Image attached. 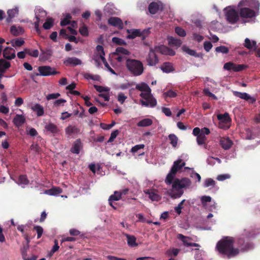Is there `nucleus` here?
Here are the masks:
<instances>
[{"instance_id":"obj_40","label":"nucleus","mask_w":260,"mask_h":260,"mask_svg":"<svg viewBox=\"0 0 260 260\" xmlns=\"http://www.w3.org/2000/svg\"><path fill=\"white\" fill-rule=\"evenodd\" d=\"M136 88L139 91L143 92L145 91H149L150 88L146 83L142 82L141 84H137Z\"/></svg>"},{"instance_id":"obj_22","label":"nucleus","mask_w":260,"mask_h":260,"mask_svg":"<svg viewBox=\"0 0 260 260\" xmlns=\"http://www.w3.org/2000/svg\"><path fill=\"white\" fill-rule=\"evenodd\" d=\"M25 121V118L24 116L19 114H17L13 120L14 125L17 127L21 126L24 123Z\"/></svg>"},{"instance_id":"obj_18","label":"nucleus","mask_w":260,"mask_h":260,"mask_svg":"<svg viewBox=\"0 0 260 260\" xmlns=\"http://www.w3.org/2000/svg\"><path fill=\"white\" fill-rule=\"evenodd\" d=\"M141 103L142 106L145 107H154L157 104L156 100L152 95L148 100L145 101L141 100Z\"/></svg>"},{"instance_id":"obj_24","label":"nucleus","mask_w":260,"mask_h":260,"mask_svg":"<svg viewBox=\"0 0 260 260\" xmlns=\"http://www.w3.org/2000/svg\"><path fill=\"white\" fill-rule=\"evenodd\" d=\"M125 236L127 239V244L129 247H134L138 246V244L136 243V238L134 236L127 234H125Z\"/></svg>"},{"instance_id":"obj_6","label":"nucleus","mask_w":260,"mask_h":260,"mask_svg":"<svg viewBox=\"0 0 260 260\" xmlns=\"http://www.w3.org/2000/svg\"><path fill=\"white\" fill-rule=\"evenodd\" d=\"M46 15V12L41 9H38L35 13L36 21L34 22L35 28L37 33L39 34L41 33L39 23L40 22H42L43 21V19H42V18H44Z\"/></svg>"},{"instance_id":"obj_15","label":"nucleus","mask_w":260,"mask_h":260,"mask_svg":"<svg viewBox=\"0 0 260 260\" xmlns=\"http://www.w3.org/2000/svg\"><path fill=\"white\" fill-rule=\"evenodd\" d=\"M3 56L8 60H11L16 57L15 50L11 47H7L3 50Z\"/></svg>"},{"instance_id":"obj_48","label":"nucleus","mask_w":260,"mask_h":260,"mask_svg":"<svg viewBox=\"0 0 260 260\" xmlns=\"http://www.w3.org/2000/svg\"><path fill=\"white\" fill-rule=\"evenodd\" d=\"M72 19V16L70 14H67L65 17L61 21L60 25L66 26L71 23L70 20Z\"/></svg>"},{"instance_id":"obj_57","label":"nucleus","mask_w":260,"mask_h":260,"mask_svg":"<svg viewBox=\"0 0 260 260\" xmlns=\"http://www.w3.org/2000/svg\"><path fill=\"white\" fill-rule=\"evenodd\" d=\"M151 90L150 88L149 91H143L141 93L140 96L143 99L148 100V98H149L150 96H151L152 95L151 93Z\"/></svg>"},{"instance_id":"obj_12","label":"nucleus","mask_w":260,"mask_h":260,"mask_svg":"<svg viewBox=\"0 0 260 260\" xmlns=\"http://www.w3.org/2000/svg\"><path fill=\"white\" fill-rule=\"evenodd\" d=\"M144 193L148 195L149 198L152 201L158 202L161 199V196L158 194V191L155 189H148L144 190Z\"/></svg>"},{"instance_id":"obj_11","label":"nucleus","mask_w":260,"mask_h":260,"mask_svg":"<svg viewBox=\"0 0 260 260\" xmlns=\"http://www.w3.org/2000/svg\"><path fill=\"white\" fill-rule=\"evenodd\" d=\"M239 15L242 18H252L255 17V12L251 9L244 7L240 9Z\"/></svg>"},{"instance_id":"obj_14","label":"nucleus","mask_w":260,"mask_h":260,"mask_svg":"<svg viewBox=\"0 0 260 260\" xmlns=\"http://www.w3.org/2000/svg\"><path fill=\"white\" fill-rule=\"evenodd\" d=\"M178 238L181 240L183 243V245L186 247L193 246V247H199V244L196 243H192L190 241L191 238L188 237H186L182 234H178L177 236Z\"/></svg>"},{"instance_id":"obj_41","label":"nucleus","mask_w":260,"mask_h":260,"mask_svg":"<svg viewBox=\"0 0 260 260\" xmlns=\"http://www.w3.org/2000/svg\"><path fill=\"white\" fill-rule=\"evenodd\" d=\"M54 19L52 18H48L46 22L43 24V27L45 29H49L53 25Z\"/></svg>"},{"instance_id":"obj_31","label":"nucleus","mask_w":260,"mask_h":260,"mask_svg":"<svg viewBox=\"0 0 260 260\" xmlns=\"http://www.w3.org/2000/svg\"><path fill=\"white\" fill-rule=\"evenodd\" d=\"M11 67L10 62L4 59H0V72L5 73L6 70Z\"/></svg>"},{"instance_id":"obj_32","label":"nucleus","mask_w":260,"mask_h":260,"mask_svg":"<svg viewBox=\"0 0 260 260\" xmlns=\"http://www.w3.org/2000/svg\"><path fill=\"white\" fill-rule=\"evenodd\" d=\"M153 121L150 118H144L137 123V125L138 127H147L152 124Z\"/></svg>"},{"instance_id":"obj_42","label":"nucleus","mask_w":260,"mask_h":260,"mask_svg":"<svg viewBox=\"0 0 260 260\" xmlns=\"http://www.w3.org/2000/svg\"><path fill=\"white\" fill-rule=\"evenodd\" d=\"M168 137L170 144L173 147H176L178 140L177 137L175 135L172 134H170Z\"/></svg>"},{"instance_id":"obj_17","label":"nucleus","mask_w":260,"mask_h":260,"mask_svg":"<svg viewBox=\"0 0 260 260\" xmlns=\"http://www.w3.org/2000/svg\"><path fill=\"white\" fill-rule=\"evenodd\" d=\"M82 148V144L80 139L76 140L73 143L71 151L74 154H78L80 149Z\"/></svg>"},{"instance_id":"obj_55","label":"nucleus","mask_w":260,"mask_h":260,"mask_svg":"<svg viewBox=\"0 0 260 260\" xmlns=\"http://www.w3.org/2000/svg\"><path fill=\"white\" fill-rule=\"evenodd\" d=\"M175 32L180 37H185L186 36V32L184 29L180 27H176L175 28Z\"/></svg>"},{"instance_id":"obj_19","label":"nucleus","mask_w":260,"mask_h":260,"mask_svg":"<svg viewBox=\"0 0 260 260\" xmlns=\"http://www.w3.org/2000/svg\"><path fill=\"white\" fill-rule=\"evenodd\" d=\"M185 165V162H182V159H178L174 162L173 165L171 169L172 172L177 173V171L181 170Z\"/></svg>"},{"instance_id":"obj_61","label":"nucleus","mask_w":260,"mask_h":260,"mask_svg":"<svg viewBox=\"0 0 260 260\" xmlns=\"http://www.w3.org/2000/svg\"><path fill=\"white\" fill-rule=\"evenodd\" d=\"M79 31L80 34L83 36L86 37L88 35V30L86 26L81 27Z\"/></svg>"},{"instance_id":"obj_63","label":"nucleus","mask_w":260,"mask_h":260,"mask_svg":"<svg viewBox=\"0 0 260 260\" xmlns=\"http://www.w3.org/2000/svg\"><path fill=\"white\" fill-rule=\"evenodd\" d=\"M231 178V175L229 174H221L219 175L217 178L216 179L220 181H224L225 179H230Z\"/></svg>"},{"instance_id":"obj_44","label":"nucleus","mask_w":260,"mask_h":260,"mask_svg":"<svg viewBox=\"0 0 260 260\" xmlns=\"http://www.w3.org/2000/svg\"><path fill=\"white\" fill-rule=\"evenodd\" d=\"M114 54L115 55H119V54H123V55H129L130 52L126 50V49L119 47H117L116 49V52L114 53Z\"/></svg>"},{"instance_id":"obj_7","label":"nucleus","mask_w":260,"mask_h":260,"mask_svg":"<svg viewBox=\"0 0 260 260\" xmlns=\"http://www.w3.org/2000/svg\"><path fill=\"white\" fill-rule=\"evenodd\" d=\"M149 33V29H144L143 31H141L140 29H136L133 30L131 34L127 35L126 38L129 39H133L137 37H140L142 38V40H144Z\"/></svg>"},{"instance_id":"obj_29","label":"nucleus","mask_w":260,"mask_h":260,"mask_svg":"<svg viewBox=\"0 0 260 260\" xmlns=\"http://www.w3.org/2000/svg\"><path fill=\"white\" fill-rule=\"evenodd\" d=\"M233 94L235 96L240 98L241 99H243L246 101H248L249 100H252V101H255L253 99L251 98L248 93L245 92L242 93L240 92L235 91H233Z\"/></svg>"},{"instance_id":"obj_47","label":"nucleus","mask_w":260,"mask_h":260,"mask_svg":"<svg viewBox=\"0 0 260 260\" xmlns=\"http://www.w3.org/2000/svg\"><path fill=\"white\" fill-rule=\"evenodd\" d=\"M155 51L159 52L162 54L167 55L169 50V48L165 46H156L154 48Z\"/></svg>"},{"instance_id":"obj_25","label":"nucleus","mask_w":260,"mask_h":260,"mask_svg":"<svg viewBox=\"0 0 260 260\" xmlns=\"http://www.w3.org/2000/svg\"><path fill=\"white\" fill-rule=\"evenodd\" d=\"M121 199V197L120 196V194L118 191H115L114 193L111 196H110L109 199V203L110 205L114 209H116V207L113 206L112 202V201H119Z\"/></svg>"},{"instance_id":"obj_2","label":"nucleus","mask_w":260,"mask_h":260,"mask_svg":"<svg viewBox=\"0 0 260 260\" xmlns=\"http://www.w3.org/2000/svg\"><path fill=\"white\" fill-rule=\"evenodd\" d=\"M176 174V173H172L170 170L165 180L167 184H172V189L168 191V194L173 199L180 198L184 193L182 189L189 187L191 184L188 178H176L174 180Z\"/></svg>"},{"instance_id":"obj_43","label":"nucleus","mask_w":260,"mask_h":260,"mask_svg":"<svg viewBox=\"0 0 260 260\" xmlns=\"http://www.w3.org/2000/svg\"><path fill=\"white\" fill-rule=\"evenodd\" d=\"M24 41L22 38L17 39L16 40H12L11 41V44L14 47H20L24 44Z\"/></svg>"},{"instance_id":"obj_3","label":"nucleus","mask_w":260,"mask_h":260,"mask_svg":"<svg viewBox=\"0 0 260 260\" xmlns=\"http://www.w3.org/2000/svg\"><path fill=\"white\" fill-rule=\"evenodd\" d=\"M125 65L129 72L135 76H140L144 72L143 64L140 60L128 58Z\"/></svg>"},{"instance_id":"obj_46","label":"nucleus","mask_w":260,"mask_h":260,"mask_svg":"<svg viewBox=\"0 0 260 260\" xmlns=\"http://www.w3.org/2000/svg\"><path fill=\"white\" fill-rule=\"evenodd\" d=\"M182 49L184 52H185L186 53L191 56H193L194 57H199V55H198L195 50L190 49L187 46H183L182 47Z\"/></svg>"},{"instance_id":"obj_5","label":"nucleus","mask_w":260,"mask_h":260,"mask_svg":"<svg viewBox=\"0 0 260 260\" xmlns=\"http://www.w3.org/2000/svg\"><path fill=\"white\" fill-rule=\"evenodd\" d=\"M217 118L218 120V127L223 130L229 129L232 124V119L228 113L224 114H218Z\"/></svg>"},{"instance_id":"obj_38","label":"nucleus","mask_w":260,"mask_h":260,"mask_svg":"<svg viewBox=\"0 0 260 260\" xmlns=\"http://www.w3.org/2000/svg\"><path fill=\"white\" fill-rule=\"evenodd\" d=\"M177 93L176 91H174L172 89H169L163 93V97L165 100H166L168 98H175L177 96Z\"/></svg>"},{"instance_id":"obj_62","label":"nucleus","mask_w":260,"mask_h":260,"mask_svg":"<svg viewBox=\"0 0 260 260\" xmlns=\"http://www.w3.org/2000/svg\"><path fill=\"white\" fill-rule=\"evenodd\" d=\"M119 133V132L117 129L113 131L111 134L110 137L109 139L108 142H112L114 141V140L116 138Z\"/></svg>"},{"instance_id":"obj_56","label":"nucleus","mask_w":260,"mask_h":260,"mask_svg":"<svg viewBox=\"0 0 260 260\" xmlns=\"http://www.w3.org/2000/svg\"><path fill=\"white\" fill-rule=\"evenodd\" d=\"M234 66H235V63H234L230 61V62L225 63L224 64L223 69L225 70H227V71H231V70L234 71Z\"/></svg>"},{"instance_id":"obj_27","label":"nucleus","mask_w":260,"mask_h":260,"mask_svg":"<svg viewBox=\"0 0 260 260\" xmlns=\"http://www.w3.org/2000/svg\"><path fill=\"white\" fill-rule=\"evenodd\" d=\"M18 13V8L17 7L15 8L14 9L9 10L7 11L8 17L6 19V21L7 22H10L11 21V19L14 18L16 15Z\"/></svg>"},{"instance_id":"obj_1","label":"nucleus","mask_w":260,"mask_h":260,"mask_svg":"<svg viewBox=\"0 0 260 260\" xmlns=\"http://www.w3.org/2000/svg\"><path fill=\"white\" fill-rule=\"evenodd\" d=\"M235 242L234 238L226 237L217 243L216 249L223 257L230 259L237 256L240 251L244 252L253 248L252 243L246 241L243 238L241 237L237 239L238 248L234 247Z\"/></svg>"},{"instance_id":"obj_53","label":"nucleus","mask_w":260,"mask_h":260,"mask_svg":"<svg viewBox=\"0 0 260 260\" xmlns=\"http://www.w3.org/2000/svg\"><path fill=\"white\" fill-rule=\"evenodd\" d=\"M247 68V66L245 64H235L234 71L240 72Z\"/></svg>"},{"instance_id":"obj_35","label":"nucleus","mask_w":260,"mask_h":260,"mask_svg":"<svg viewBox=\"0 0 260 260\" xmlns=\"http://www.w3.org/2000/svg\"><path fill=\"white\" fill-rule=\"evenodd\" d=\"M52 52L50 50L46 51L42 50V53L40 55V60L41 61H46L49 59L51 56Z\"/></svg>"},{"instance_id":"obj_8","label":"nucleus","mask_w":260,"mask_h":260,"mask_svg":"<svg viewBox=\"0 0 260 260\" xmlns=\"http://www.w3.org/2000/svg\"><path fill=\"white\" fill-rule=\"evenodd\" d=\"M38 71L39 72V74L37 73V76L40 75L43 76H48L50 75H54L59 73V72L55 71L54 68H52L48 66L39 67L38 68Z\"/></svg>"},{"instance_id":"obj_37","label":"nucleus","mask_w":260,"mask_h":260,"mask_svg":"<svg viewBox=\"0 0 260 260\" xmlns=\"http://www.w3.org/2000/svg\"><path fill=\"white\" fill-rule=\"evenodd\" d=\"M45 129L51 133L55 134L58 132V128L57 126L52 123H49L45 125Z\"/></svg>"},{"instance_id":"obj_36","label":"nucleus","mask_w":260,"mask_h":260,"mask_svg":"<svg viewBox=\"0 0 260 260\" xmlns=\"http://www.w3.org/2000/svg\"><path fill=\"white\" fill-rule=\"evenodd\" d=\"M201 201L203 207L205 209L210 210V209H208L207 207V203L211 202V198L210 196H204L201 197Z\"/></svg>"},{"instance_id":"obj_26","label":"nucleus","mask_w":260,"mask_h":260,"mask_svg":"<svg viewBox=\"0 0 260 260\" xmlns=\"http://www.w3.org/2000/svg\"><path fill=\"white\" fill-rule=\"evenodd\" d=\"M161 70L165 73H169L174 71L172 64L169 62L164 63L160 67Z\"/></svg>"},{"instance_id":"obj_28","label":"nucleus","mask_w":260,"mask_h":260,"mask_svg":"<svg viewBox=\"0 0 260 260\" xmlns=\"http://www.w3.org/2000/svg\"><path fill=\"white\" fill-rule=\"evenodd\" d=\"M31 109L34 111L36 112L38 116H41L44 115V108L39 104H36L32 107Z\"/></svg>"},{"instance_id":"obj_45","label":"nucleus","mask_w":260,"mask_h":260,"mask_svg":"<svg viewBox=\"0 0 260 260\" xmlns=\"http://www.w3.org/2000/svg\"><path fill=\"white\" fill-rule=\"evenodd\" d=\"M79 131V128L75 126L69 125L66 128V132L67 134L72 135L77 133Z\"/></svg>"},{"instance_id":"obj_39","label":"nucleus","mask_w":260,"mask_h":260,"mask_svg":"<svg viewBox=\"0 0 260 260\" xmlns=\"http://www.w3.org/2000/svg\"><path fill=\"white\" fill-rule=\"evenodd\" d=\"M25 51L27 54L31 57H37L39 55V52L37 49L25 48Z\"/></svg>"},{"instance_id":"obj_20","label":"nucleus","mask_w":260,"mask_h":260,"mask_svg":"<svg viewBox=\"0 0 260 260\" xmlns=\"http://www.w3.org/2000/svg\"><path fill=\"white\" fill-rule=\"evenodd\" d=\"M220 144L224 149L228 150L231 148L233 143L229 138H222L220 139Z\"/></svg>"},{"instance_id":"obj_59","label":"nucleus","mask_w":260,"mask_h":260,"mask_svg":"<svg viewBox=\"0 0 260 260\" xmlns=\"http://www.w3.org/2000/svg\"><path fill=\"white\" fill-rule=\"evenodd\" d=\"M115 124V122L113 121L112 122V123L111 124H109L101 123L100 124V126L103 129L108 130V129L111 128Z\"/></svg>"},{"instance_id":"obj_21","label":"nucleus","mask_w":260,"mask_h":260,"mask_svg":"<svg viewBox=\"0 0 260 260\" xmlns=\"http://www.w3.org/2000/svg\"><path fill=\"white\" fill-rule=\"evenodd\" d=\"M169 45L172 47L176 48L179 47L182 44V41L179 39H177L173 37H169L168 38Z\"/></svg>"},{"instance_id":"obj_52","label":"nucleus","mask_w":260,"mask_h":260,"mask_svg":"<svg viewBox=\"0 0 260 260\" xmlns=\"http://www.w3.org/2000/svg\"><path fill=\"white\" fill-rule=\"evenodd\" d=\"M94 88L96 90L100 93L102 92H108L110 89L108 87H104L100 85H94Z\"/></svg>"},{"instance_id":"obj_23","label":"nucleus","mask_w":260,"mask_h":260,"mask_svg":"<svg viewBox=\"0 0 260 260\" xmlns=\"http://www.w3.org/2000/svg\"><path fill=\"white\" fill-rule=\"evenodd\" d=\"M10 31L11 34L15 36H19L24 32V29L22 27L16 25H12L11 27Z\"/></svg>"},{"instance_id":"obj_10","label":"nucleus","mask_w":260,"mask_h":260,"mask_svg":"<svg viewBox=\"0 0 260 260\" xmlns=\"http://www.w3.org/2000/svg\"><path fill=\"white\" fill-rule=\"evenodd\" d=\"M147 64L149 66H154L158 63V58L155 53V50L151 48L146 58Z\"/></svg>"},{"instance_id":"obj_58","label":"nucleus","mask_w":260,"mask_h":260,"mask_svg":"<svg viewBox=\"0 0 260 260\" xmlns=\"http://www.w3.org/2000/svg\"><path fill=\"white\" fill-rule=\"evenodd\" d=\"M127 96L122 92H119L117 95V100L121 104H123Z\"/></svg>"},{"instance_id":"obj_49","label":"nucleus","mask_w":260,"mask_h":260,"mask_svg":"<svg viewBox=\"0 0 260 260\" xmlns=\"http://www.w3.org/2000/svg\"><path fill=\"white\" fill-rule=\"evenodd\" d=\"M215 51L216 53H222L223 54H226L229 52V49L228 47L224 46H220L219 47H217Z\"/></svg>"},{"instance_id":"obj_64","label":"nucleus","mask_w":260,"mask_h":260,"mask_svg":"<svg viewBox=\"0 0 260 260\" xmlns=\"http://www.w3.org/2000/svg\"><path fill=\"white\" fill-rule=\"evenodd\" d=\"M145 147L144 144H138L134 146L131 149V152L132 153L137 152L139 150L143 149Z\"/></svg>"},{"instance_id":"obj_13","label":"nucleus","mask_w":260,"mask_h":260,"mask_svg":"<svg viewBox=\"0 0 260 260\" xmlns=\"http://www.w3.org/2000/svg\"><path fill=\"white\" fill-rule=\"evenodd\" d=\"M108 23L109 25L122 29L124 26L122 21L120 18L117 17H111L108 19Z\"/></svg>"},{"instance_id":"obj_54","label":"nucleus","mask_w":260,"mask_h":260,"mask_svg":"<svg viewBox=\"0 0 260 260\" xmlns=\"http://www.w3.org/2000/svg\"><path fill=\"white\" fill-rule=\"evenodd\" d=\"M34 229L36 231L37 233V238H40L43 233V229L42 227L39 225H36L34 227Z\"/></svg>"},{"instance_id":"obj_34","label":"nucleus","mask_w":260,"mask_h":260,"mask_svg":"<svg viewBox=\"0 0 260 260\" xmlns=\"http://www.w3.org/2000/svg\"><path fill=\"white\" fill-rule=\"evenodd\" d=\"M244 46L248 49L254 48L255 50L256 48V42L255 41H251L248 38H246L245 39Z\"/></svg>"},{"instance_id":"obj_50","label":"nucleus","mask_w":260,"mask_h":260,"mask_svg":"<svg viewBox=\"0 0 260 260\" xmlns=\"http://www.w3.org/2000/svg\"><path fill=\"white\" fill-rule=\"evenodd\" d=\"M113 43L118 45H126V43L123 39L118 37H113L112 39Z\"/></svg>"},{"instance_id":"obj_9","label":"nucleus","mask_w":260,"mask_h":260,"mask_svg":"<svg viewBox=\"0 0 260 260\" xmlns=\"http://www.w3.org/2000/svg\"><path fill=\"white\" fill-rule=\"evenodd\" d=\"M225 16L227 20L231 24L236 23L239 18L238 13L233 9L227 10Z\"/></svg>"},{"instance_id":"obj_51","label":"nucleus","mask_w":260,"mask_h":260,"mask_svg":"<svg viewBox=\"0 0 260 260\" xmlns=\"http://www.w3.org/2000/svg\"><path fill=\"white\" fill-rule=\"evenodd\" d=\"M18 181L20 184L24 185H27L29 183V180L27 179L26 175H21L19 176L18 178Z\"/></svg>"},{"instance_id":"obj_33","label":"nucleus","mask_w":260,"mask_h":260,"mask_svg":"<svg viewBox=\"0 0 260 260\" xmlns=\"http://www.w3.org/2000/svg\"><path fill=\"white\" fill-rule=\"evenodd\" d=\"M45 192L50 196H56L62 192V189L58 187H53L45 190Z\"/></svg>"},{"instance_id":"obj_4","label":"nucleus","mask_w":260,"mask_h":260,"mask_svg":"<svg viewBox=\"0 0 260 260\" xmlns=\"http://www.w3.org/2000/svg\"><path fill=\"white\" fill-rule=\"evenodd\" d=\"M210 134V130L207 127H204L200 129L198 127H196L193 129L192 134L197 137V142L199 145H204L205 148H207V144L206 143V135Z\"/></svg>"},{"instance_id":"obj_30","label":"nucleus","mask_w":260,"mask_h":260,"mask_svg":"<svg viewBox=\"0 0 260 260\" xmlns=\"http://www.w3.org/2000/svg\"><path fill=\"white\" fill-rule=\"evenodd\" d=\"M159 9V6L156 2L151 3L148 6V11L151 14H156Z\"/></svg>"},{"instance_id":"obj_60","label":"nucleus","mask_w":260,"mask_h":260,"mask_svg":"<svg viewBox=\"0 0 260 260\" xmlns=\"http://www.w3.org/2000/svg\"><path fill=\"white\" fill-rule=\"evenodd\" d=\"M185 200H183L175 208V212L178 214L180 215L181 213V209L183 208V205L185 202Z\"/></svg>"},{"instance_id":"obj_16","label":"nucleus","mask_w":260,"mask_h":260,"mask_svg":"<svg viewBox=\"0 0 260 260\" xmlns=\"http://www.w3.org/2000/svg\"><path fill=\"white\" fill-rule=\"evenodd\" d=\"M63 63L66 66H76L81 65L82 64V61L80 59L75 57H68L63 61Z\"/></svg>"}]
</instances>
